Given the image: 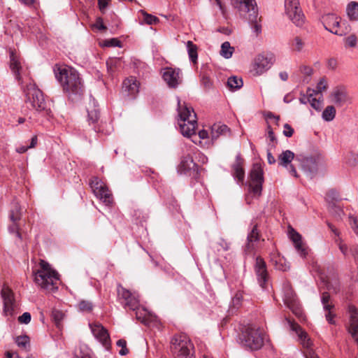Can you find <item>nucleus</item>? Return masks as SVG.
Returning a JSON list of instances; mask_svg holds the SVG:
<instances>
[{
    "label": "nucleus",
    "instance_id": "7",
    "mask_svg": "<svg viewBox=\"0 0 358 358\" xmlns=\"http://www.w3.org/2000/svg\"><path fill=\"white\" fill-rule=\"evenodd\" d=\"M25 94L27 104H29L38 111L47 109V103L44 99L43 92L36 87L34 83L29 82L26 86L22 85Z\"/></svg>",
    "mask_w": 358,
    "mask_h": 358
},
{
    "label": "nucleus",
    "instance_id": "20",
    "mask_svg": "<svg viewBox=\"0 0 358 358\" xmlns=\"http://www.w3.org/2000/svg\"><path fill=\"white\" fill-rule=\"evenodd\" d=\"M288 235L294 243V248L301 257H306L308 254L307 248L302 241V237L293 228L289 227Z\"/></svg>",
    "mask_w": 358,
    "mask_h": 358
},
{
    "label": "nucleus",
    "instance_id": "63",
    "mask_svg": "<svg viewBox=\"0 0 358 358\" xmlns=\"http://www.w3.org/2000/svg\"><path fill=\"white\" fill-rule=\"evenodd\" d=\"M300 71L303 74L308 76H310L313 73V69L308 66H301Z\"/></svg>",
    "mask_w": 358,
    "mask_h": 358
},
{
    "label": "nucleus",
    "instance_id": "57",
    "mask_svg": "<svg viewBox=\"0 0 358 358\" xmlns=\"http://www.w3.org/2000/svg\"><path fill=\"white\" fill-rule=\"evenodd\" d=\"M31 318V314L29 313L25 312L18 317V321L21 324H27L30 322Z\"/></svg>",
    "mask_w": 358,
    "mask_h": 358
},
{
    "label": "nucleus",
    "instance_id": "24",
    "mask_svg": "<svg viewBox=\"0 0 358 358\" xmlns=\"http://www.w3.org/2000/svg\"><path fill=\"white\" fill-rule=\"evenodd\" d=\"M234 4L240 12L251 13L257 12V3L255 0H235Z\"/></svg>",
    "mask_w": 358,
    "mask_h": 358
},
{
    "label": "nucleus",
    "instance_id": "54",
    "mask_svg": "<svg viewBox=\"0 0 358 358\" xmlns=\"http://www.w3.org/2000/svg\"><path fill=\"white\" fill-rule=\"evenodd\" d=\"M92 303L88 301H82L79 303V308L83 311L90 312L92 310Z\"/></svg>",
    "mask_w": 358,
    "mask_h": 358
},
{
    "label": "nucleus",
    "instance_id": "36",
    "mask_svg": "<svg viewBox=\"0 0 358 358\" xmlns=\"http://www.w3.org/2000/svg\"><path fill=\"white\" fill-rule=\"evenodd\" d=\"M74 358H92V351L85 345H80L75 350Z\"/></svg>",
    "mask_w": 358,
    "mask_h": 358
},
{
    "label": "nucleus",
    "instance_id": "12",
    "mask_svg": "<svg viewBox=\"0 0 358 358\" xmlns=\"http://www.w3.org/2000/svg\"><path fill=\"white\" fill-rule=\"evenodd\" d=\"M275 55L272 52L258 55L254 61L252 73L255 76H260L267 71L275 63Z\"/></svg>",
    "mask_w": 358,
    "mask_h": 358
},
{
    "label": "nucleus",
    "instance_id": "15",
    "mask_svg": "<svg viewBox=\"0 0 358 358\" xmlns=\"http://www.w3.org/2000/svg\"><path fill=\"white\" fill-rule=\"evenodd\" d=\"M89 327L95 338L106 350H109L111 341L108 330L99 322L90 323Z\"/></svg>",
    "mask_w": 358,
    "mask_h": 358
},
{
    "label": "nucleus",
    "instance_id": "31",
    "mask_svg": "<svg viewBox=\"0 0 358 358\" xmlns=\"http://www.w3.org/2000/svg\"><path fill=\"white\" fill-rule=\"evenodd\" d=\"M248 21L252 31L257 36L262 32V25L259 22L258 13H251L248 15Z\"/></svg>",
    "mask_w": 358,
    "mask_h": 358
},
{
    "label": "nucleus",
    "instance_id": "25",
    "mask_svg": "<svg viewBox=\"0 0 358 358\" xmlns=\"http://www.w3.org/2000/svg\"><path fill=\"white\" fill-rule=\"evenodd\" d=\"M331 96L334 103L339 106H342L350 101V97L347 91L341 87L335 89L331 94Z\"/></svg>",
    "mask_w": 358,
    "mask_h": 358
},
{
    "label": "nucleus",
    "instance_id": "37",
    "mask_svg": "<svg viewBox=\"0 0 358 358\" xmlns=\"http://www.w3.org/2000/svg\"><path fill=\"white\" fill-rule=\"evenodd\" d=\"M273 262L275 268L278 270L286 271L289 268V262L283 257H275L273 259Z\"/></svg>",
    "mask_w": 358,
    "mask_h": 358
},
{
    "label": "nucleus",
    "instance_id": "59",
    "mask_svg": "<svg viewBox=\"0 0 358 358\" xmlns=\"http://www.w3.org/2000/svg\"><path fill=\"white\" fill-rule=\"evenodd\" d=\"M104 45L107 47H120V41L117 38H110L104 41Z\"/></svg>",
    "mask_w": 358,
    "mask_h": 358
},
{
    "label": "nucleus",
    "instance_id": "42",
    "mask_svg": "<svg viewBox=\"0 0 358 358\" xmlns=\"http://www.w3.org/2000/svg\"><path fill=\"white\" fill-rule=\"evenodd\" d=\"M304 45L305 43L303 40L298 36L294 37L290 43L292 50L296 52H301L303 50Z\"/></svg>",
    "mask_w": 358,
    "mask_h": 358
},
{
    "label": "nucleus",
    "instance_id": "53",
    "mask_svg": "<svg viewBox=\"0 0 358 358\" xmlns=\"http://www.w3.org/2000/svg\"><path fill=\"white\" fill-rule=\"evenodd\" d=\"M347 164L350 166H355L358 164V155L351 153L347 159Z\"/></svg>",
    "mask_w": 358,
    "mask_h": 358
},
{
    "label": "nucleus",
    "instance_id": "9",
    "mask_svg": "<svg viewBox=\"0 0 358 358\" xmlns=\"http://www.w3.org/2000/svg\"><path fill=\"white\" fill-rule=\"evenodd\" d=\"M283 301L286 306L300 320L303 319V314L299 300L289 282H286L282 287Z\"/></svg>",
    "mask_w": 358,
    "mask_h": 358
},
{
    "label": "nucleus",
    "instance_id": "33",
    "mask_svg": "<svg viewBox=\"0 0 358 358\" xmlns=\"http://www.w3.org/2000/svg\"><path fill=\"white\" fill-rule=\"evenodd\" d=\"M196 167V164L194 162L192 158L190 156H186L182 158L179 171L186 173L187 172L194 169Z\"/></svg>",
    "mask_w": 358,
    "mask_h": 358
},
{
    "label": "nucleus",
    "instance_id": "18",
    "mask_svg": "<svg viewBox=\"0 0 358 358\" xmlns=\"http://www.w3.org/2000/svg\"><path fill=\"white\" fill-rule=\"evenodd\" d=\"M294 159H296L294 153L287 150L283 151L280 155H279L278 159L280 166L287 168L291 176L298 178L299 175L295 167L291 164V162Z\"/></svg>",
    "mask_w": 358,
    "mask_h": 358
},
{
    "label": "nucleus",
    "instance_id": "16",
    "mask_svg": "<svg viewBox=\"0 0 358 358\" xmlns=\"http://www.w3.org/2000/svg\"><path fill=\"white\" fill-rule=\"evenodd\" d=\"M1 297L3 301V313L5 315H14L15 301L11 289L7 287H3L1 289Z\"/></svg>",
    "mask_w": 358,
    "mask_h": 358
},
{
    "label": "nucleus",
    "instance_id": "52",
    "mask_svg": "<svg viewBox=\"0 0 358 358\" xmlns=\"http://www.w3.org/2000/svg\"><path fill=\"white\" fill-rule=\"evenodd\" d=\"M357 37L354 34H352L345 38V46H347V47H350V48L355 47L357 45Z\"/></svg>",
    "mask_w": 358,
    "mask_h": 358
},
{
    "label": "nucleus",
    "instance_id": "51",
    "mask_svg": "<svg viewBox=\"0 0 358 358\" xmlns=\"http://www.w3.org/2000/svg\"><path fill=\"white\" fill-rule=\"evenodd\" d=\"M216 245H217V250H220L222 249L224 251H227L230 248V243L227 242L226 240L222 238H220L218 241L216 242Z\"/></svg>",
    "mask_w": 358,
    "mask_h": 358
},
{
    "label": "nucleus",
    "instance_id": "23",
    "mask_svg": "<svg viewBox=\"0 0 358 358\" xmlns=\"http://www.w3.org/2000/svg\"><path fill=\"white\" fill-rule=\"evenodd\" d=\"M138 87L139 83L134 77H129L123 81V92L127 93V95L131 96V98H134L138 92Z\"/></svg>",
    "mask_w": 358,
    "mask_h": 358
},
{
    "label": "nucleus",
    "instance_id": "21",
    "mask_svg": "<svg viewBox=\"0 0 358 358\" xmlns=\"http://www.w3.org/2000/svg\"><path fill=\"white\" fill-rule=\"evenodd\" d=\"M117 292L119 296L124 300L125 307H128L133 310L138 309L139 301L133 294L124 287L119 288Z\"/></svg>",
    "mask_w": 358,
    "mask_h": 358
},
{
    "label": "nucleus",
    "instance_id": "4",
    "mask_svg": "<svg viewBox=\"0 0 358 358\" xmlns=\"http://www.w3.org/2000/svg\"><path fill=\"white\" fill-rule=\"evenodd\" d=\"M240 341L244 347L251 350H257L264 345V331L256 326H249L243 330L240 336Z\"/></svg>",
    "mask_w": 358,
    "mask_h": 358
},
{
    "label": "nucleus",
    "instance_id": "11",
    "mask_svg": "<svg viewBox=\"0 0 358 358\" xmlns=\"http://www.w3.org/2000/svg\"><path fill=\"white\" fill-rule=\"evenodd\" d=\"M250 192L255 197L261 195L264 182L263 170L259 164H254L250 173Z\"/></svg>",
    "mask_w": 358,
    "mask_h": 358
},
{
    "label": "nucleus",
    "instance_id": "27",
    "mask_svg": "<svg viewBox=\"0 0 358 358\" xmlns=\"http://www.w3.org/2000/svg\"><path fill=\"white\" fill-rule=\"evenodd\" d=\"M243 159L238 155L236 157V162L232 165L233 175L238 182H243L245 178V171L243 168Z\"/></svg>",
    "mask_w": 358,
    "mask_h": 358
},
{
    "label": "nucleus",
    "instance_id": "28",
    "mask_svg": "<svg viewBox=\"0 0 358 358\" xmlns=\"http://www.w3.org/2000/svg\"><path fill=\"white\" fill-rule=\"evenodd\" d=\"M230 133L228 127L221 123H215L211 128V137L213 140H215L220 136H227Z\"/></svg>",
    "mask_w": 358,
    "mask_h": 358
},
{
    "label": "nucleus",
    "instance_id": "3",
    "mask_svg": "<svg viewBox=\"0 0 358 358\" xmlns=\"http://www.w3.org/2000/svg\"><path fill=\"white\" fill-rule=\"evenodd\" d=\"M39 266L40 268L34 271L35 282L42 289L48 291L57 289L56 285L59 280V274L44 260H41Z\"/></svg>",
    "mask_w": 358,
    "mask_h": 358
},
{
    "label": "nucleus",
    "instance_id": "56",
    "mask_svg": "<svg viewBox=\"0 0 358 358\" xmlns=\"http://www.w3.org/2000/svg\"><path fill=\"white\" fill-rule=\"evenodd\" d=\"M8 230L10 233H14L16 234V236L20 238V239H22V234L20 232V229L18 227V226L16 224V222H13V224H11L9 227H8Z\"/></svg>",
    "mask_w": 358,
    "mask_h": 358
},
{
    "label": "nucleus",
    "instance_id": "10",
    "mask_svg": "<svg viewBox=\"0 0 358 358\" xmlns=\"http://www.w3.org/2000/svg\"><path fill=\"white\" fill-rule=\"evenodd\" d=\"M286 320L290 329L297 334L301 344L305 349L303 351V355L305 357L319 358V357L315 353L313 350L310 348L312 345V342L308 337L307 334L305 331H303L301 327L298 324L295 323L294 321L291 320L289 318H286Z\"/></svg>",
    "mask_w": 358,
    "mask_h": 358
},
{
    "label": "nucleus",
    "instance_id": "17",
    "mask_svg": "<svg viewBox=\"0 0 358 358\" xmlns=\"http://www.w3.org/2000/svg\"><path fill=\"white\" fill-rule=\"evenodd\" d=\"M348 313L349 322L347 328L355 341L358 344V309L354 306H349Z\"/></svg>",
    "mask_w": 358,
    "mask_h": 358
},
{
    "label": "nucleus",
    "instance_id": "14",
    "mask_svg": "<svg viewBox=\"0 0 358 358\" xmlns=\"http://www.w3.org/2000/svg\"><path fill=\"white\" fill-rule=\"evenodd\" d=\"M299 6V0L285 1L286 14L296 26L301 27L304 22V16Z\"/></svg>",
    "mask_w": 358,
    "mask_h": 358
},
{
    "label": "nucleus",
    "instance_id": "30",
    "mask_svg": "<svg viewBox=\"0 0 358 358\" xmlns=\"http://www.w3.org/2000/svg\"><path fill=\"white\" fill-rule=\"evenodd\" d=\"M259 238V232L257 231V225H255L250 234L248 235L247 238V243L245 245V250L247 252H250L253 250L254 244L255 242L258 241Z\"/></svg>",
    "mask_w": 358,
    "mask_h": 358
},
{
    "label": "nucleus",
    "instance_id": "8",
    "mask_svg": "<svg viewBox=\"0 0 358 358\" xmlns=\"http://www.w3.org/2000/svg\"><path fill=\"white\" fill-rule=\"evenodd\" d=\"M322 22L326 30L338 36H344L350 31L349 26L335 14L324 15L322 17Z\"/></svg>",
    "mask_w": 358,
    "mask_h": 358
},
{
    "label": "nucleus",
    "instance_id": "35",
    "mask_svg": "<svg viewBox=\"0 0 358 358\" xmlns=\"http://www.w3.org/2000/svg\"><path fill=\"white\" fill-rule=\"evenodd\" d=\"M186 48L190 61L196 64L198 59L197 46L192 41H188L186 43Z\"/></svg>",
    "mask_w": 358,
    "mask_h": 358
},
{
    "label": "nucleus",
    "instance_id": "2",
    "mask_svg": "<svg viewBox=\"0 0 358 358\" xmlns=\"http://www.w3.org/2000/svg\"><path fill=\"white\" fill-rule=\"evenodd\" d=\"M178 123L180 129L181 134L186 137H191L195 134V129L197 124L196 115L191 107L182 103L178 98Z\"/></svg>",
    "mask_w": 358,
    "mask_h": 358
},
{
    "label": "nucleus",
    "instance_id": "34",
    "mask_svg": "<svg viewBox=\"0 0 358 358\" xmlns=\"http://www.w3.org/2000/svg\"><path fill=\"white\" fill-rule=\"evenodd\" d=\"M346 12L350 20H358V3L356 1H351L348 3Z\"/></svg>",
    "mask_w": 358,
    "mask_h": 358
},
{
    "label": "nucleus",
    "instance_id": "29",
    "mask_svg": "<svg viewBox=\"0 0 358 358\" xmlns=\"http://www.w3.org/2000/svg\"><path fill=\"white\" fill-rule=\"evenodd\" d=\"M88 121L92 123L97 122L99 117V110L94 99H90L87 107Z\"/></svg>",
    "mask_w": 358,
    "mask_h": 358
},
{
    "label": "nucleus",
    "instance_id": "43",
    "mask_svg": "<svg viewBox=\"0 0 358 358\" xmlns=\"http://www.w3.org/2000/svg\"><path fill=\"white\" fill-rule=\"evenodd\" d=\"M322 96L312 95L310 96V106L317 111L321 110L322 108Z\"/></svg>",
    "mask_w": 358,
    "mask_h": 358
},
{
    "label": "nucleus",
    "instance_id": "62",
    "mask_svg": "<svg viewBox=\"0 0 358 358\" xmlns=\"http://www.w3.org/2000/svg\"><path fill=\"white\" fill-rule=\"evenodd\" d=\"M119 62V59L116 58H110L106 62V64L108 69L110 71H113V68L116 66L117 64Z\"/></svg>",
    "mask_w": 358,
    "mask_h": 358
},
{
    "label": "nucleus",
    "instance_id": "61",
    "mask_svg": "<svg viewBox=\"0 0 358 358\" xmlns=\"http://www.w3.org/2000/svg\"><path fill=\"white\" fill-rule=\"evenodd\" d=\"M94 26L101 31H104L106 29V27L104 25L103 20L101 17H98L96 19Z\"/></svg>",
    "mask_w": 358,
    "mask_h": 358
},
{
    "label": "nucleus",
    "instance_id": "40",
    "mask_svg": "<svg viewBox=\"0 0 358 358\" xmlns=\"http://www.w3.org/2000/svg\"><path fill=\"white\" fill-rule=\"evenodd\" d=\"M329 212L336 217L341 218L343 215L341 206L336 202H331L329 204Z\"/></svg>",
    "mask_w": 358,
    "mask_h": 358
},
{
    "label": "nucleus",
    "instance_id": "55",
    "mask_svg": "<svg viewBox=\"0 0 358 358\" xmlns=\"http://www.w3.org/2000/svg\"><path fill=\"white\" fill-rule=\"evenodd\" d=\"M29 337L27 336H20L17 337L16 343L19 347L25 348L29 343Z\"/></svg>",
    "mask_w": 358,
    "mask_h": 358
},
{
    "label": "nucleus",
    "instance_id": "60",
    "mask_svg": "<svg viewBox=\"0 0 358 358\" xmlns=\"http://www.w3.org/2000/svg\"><path fill=\"white\" fill-rule=\"evenodd\" d=\"M293 134L294 129L292 128V127L288 124H285L284 125L283 134L287 137H291Z\"/></svg>",
    "mask_w": 358,
    "mask_h": 358
},
{
    "label": "nucleus",
    "instance_id": "26",
    "mask_svg": "<svg viewBox=\"0 0 358 358\" xmlns=\"http://www.w3.org/2000/svg\"><path fill=\"white\" fill-rule=\"evenodd\" d=\"M10 68L16 80L20 82V70L22 69L21 62L20 61V57L13 50L10 52Z\"/></svg>",
    "mask_w": 358,
    "mask_h": 358
},
{
    "label": "nucleus",
    "instance_id": "19",
    "mask_svg": "<svg viewBox=\"0 0 358 358\" xmlns=\"http://www.w3.org/2000/svg\"><path fill=\"white\" fill-rule=\"evenodd\" d=\"M255 270L259 285L264 288L268 280L266 263L261 257L256 258Z\"/></svg>",
    "mask_w": 358,
    "mask_h": 358
},
{
    "label": "nucleus",
    "instance_id": "44",
    "mask_svg": "<svg viewBox=\"0 0 358 358\" xmlns=\"http://www.w3.org/2000/svg\"><path fill=\"white\" fill-rule=\"evenodd\" d=\"M327 89V83L324 79H321L320 81L317 83L315 90H311V92L313 93V95L322 96V92L325 91Z\"/></svg>",
    "mask_w": 358,
    "mask_h": 358
},
{
    "label": "nucleus",
    "instance_id": "46",
    "mask_svg": "<svg viewBox=\"0 0 358 358\" xmlns=\"http://www.w3.org/2000/svg\"><path fill=\"white\" fill-rule=\"evenodd\" d=\"M321 301L323 305L324 310H331L334 306L329 303L330 295L328 292H324L322 294Z\"/></svg>",
    "mask_w": 358,
    "mask_h": 358
},
{
    "label": "nucleus",
    "instance_id": "64",
    "mask_svg": "<svg viewBox=\"0 0 358 358\" xmlns=\"http://www.w3.org/2000/svg\"><path fill=\"white\" fill-rule=\"evenodd\" d=\"M201 82L206 88H210L213 85V82L206 76H202Z\"/></svg>",
    "mask_w": 358,
    "mask_h": 358
},
{
    "label": "nucleus",
    "instance_id": "5",
    "mask_svg": "<svg viewBox=\"0 0 358 358\" xmlns=\"http://www.w3.org/2000/svg\"><path fill=\"white\" fill-rule=\"evenodd\" d=\"M194 346L185 334L174 336L171 340V350L174 358H194Z\"/></svg>",
    "mask_w": 358,
    "mask_h": 358
},
{
    "label": "nucleus",
    "instance_id": "48",
    "mask_svg": "<svg viewBox=\"0 0 358 358\" xmlns=\"http://www.w3.org/2000/svg\"><path fill=\"white\" fill-rule=\"evenodd\" d=\"M64 314L59 310L54 309L52 312V320L55 322L57 327H60L61 322L64 319Z\"/></svg>",
    "mask_w": 358,
    "mask_h": 358
},
{
    "label": "nucleus",
    "instance_id": "49",
    "mask_svg": "<svg viewBox=\"0 0 358 358\" xmlns=\"http://www.w3.org/2000/svg\"><path fill=\"white\" fill-rule=\"evenodd\" d=\"M142 15L143 16V21L148 24H155L159 22V19L150 14H148L143 10H141Z\"/></svg>",
    "mask_w": 358,
    "mask_h": 358
},
{
    "label": "nucleus",
    "instance_id": "32",
    "mask_svg": "<svg viewBox=\"0 0 358 358\" xmlns=\"http://www.w3.org/2000/svg\"><path fill=\"white\" fill-rule=\"evenodd\" d=\"M324 281L329 291H331L335 294L340 291V282L337 275H335L332 277H327V279Z\"/></svg>",
    "mask_w": 358,
    "mask_h": 358
},
{
    "label": "nucleus",
    "instance_id": "58",
    "mask_svg": "<svg viewBox=\"0 0 358 358\" xmlns=\"http://www.w3.org/2000/svg\"><path fill=\"white\" fill-rule=\"evenodd\" d=\"M313 95V93L311 92V89H308L307 90V95H302L299 98V101L302 104H306L307 103L310 102V96Z\"/></svg>",
    "mask_w": 358,
    "mask_h": 358
},
{
    "label": "nucleus",
    "instance_id": "39",
    "mask_svg": "<svg viewBox=\"0 0 358 358\" xmlns=\"http://www.w3.org/2000/svg\"><path fill=\"white\" fill-rule=\"evenodd\" d=\"M234 48L231 46L229 42L225 41L221 45L220 55L225 59H229L232 57Z\"/></svg>",
    "mask_w": 358,
    "mask_h": 358
},
{
    "label": "nucleus",
    "instance_id": "1",
    "mask_svg": "<svg viewBox=\"0 0 358 358\" xmlns=\"http://www.w3.org/2000/svg\"><path fill=\"white\" fill-rule=\"evenodd\" d=\"M55 73L68 98L72 101L80 100L84 93V84L78 71L73 67L64 66L55 69Z\"/></svg>",
    "mask_w": 358,
    "mask_h": 358
},
{
    "label": "nucleus",
    "instance_id": "13",
    "mask_svg": "<svg viewBox=\"0 0 358 358\" xmlns=\"http://www.w3.org/2000/svg\"><path fill=\"white\" fill-rule=\"evenodd\" d=\"M90 185L95 196L106 206H109L113 203L112 194L103 181L94 177L91 180Z\"/></svg>",
    "mask_w": 358,
    "mask_h": 358
},
{
    "label": "nucleus",
    "instance_id": "50",
    "mask_svg": "<svg viewBox=\"0 0 358 358\" xmlns=\"http://www.w3.org/2000/svg\"><path fill=\"white\" fill-rule=\"evenodd\" d=\"M116 345L121 347L119 354L122 356L127 355L129 353V350L127 348V341L124 339H120L117 341Z\"/></svg>",
    "mask_w": 358,
    "mask_h": 358
},
{
    "label": "nucleus",
    "instance_id": "41",
    "mask_svg": "<svg viewBox=\"0 0 358 358\" xmlns=\"http://www.w3.org/2000/svg\"><path fill=\"white\" fill-rule=\"evenodd\" d=\"M336 115V109L333 106H327L322 113V118L326 121H331Z\"/></svg>",
    "mask_w": 358,
    "mask_h": 358
},
{
    "label": "nucleus",
    "instance_id": "22",
    "mask_svg": "<svg viewBox=\"0 0 358 358\" xmlns=\"http://www.w3.org/2000/svg\"><path fill=\"white\" fill-rule=\"evenodd\" d=\"M164 81L171 87H175L179 84L180 71L172 68H165L163 72Z\"/></svg>",
    "mask_w": 358,
    "mask_h": 358
},
{
    "label": "nucleus",
    "instance_id": "6",
    "mask_svg": "<svg viewBox=\"0 0 358 358\" xmlns=\"http://www.w3.org/2000/svg\"><path fill=\"white\" fill-rule=\"evenodd\" d=\"M296 161L299 163L300 168L309 179L314 178L322 164V157L319 154L310 155H299L296 156Z\"/></svg>",
    "mask_w": 358,
    "mask_h": 358
},
{
    "label": "nucleus",
    "instance_id": "38",
    "mask_svg": "<svg viewBox=\"0 0 358 358\" xmlns=\"http://www.w3.org/2000/svg\"><path fill=\"white\" fill-rule=\"evenodd\" d=\"M227 87L232 91L239 90L243 85L241 78L236 76H231L227 80Z\"/></svg>",
    "mask_w": 358,
    "mask_h": 358
},
{
    "label": "nucleus",
    "instance_id": "47",
    "mask_svg": "<svg viewBox=\"0 0 358 358\" xmlns=\"http://www.w3.org/2000/svg\"><path fill=\"white\" fill-rule=\"evenodd\" d=\"M21 217V208L16 203L15 204L13 209L10 210V218L13 222H17L20 219Z\"/></svg>",
    "mask_w": 358,
    "mask_h": 358
},
{
    "label": "nucleus",
    "instance_id": "45",
    "mask_svg": "<svg viewBox=\"0 0 358 358\" xmlns=\"http://www.w3.org/2000/svg\"><path fill=\"white\" fill-rule=\"evenodd\" d=\"M242 299L243 294L241 292H237L235 294V296L232 299L231 305L230 306V311L231 313H234V309H238L241 306Z\"/></svg>",
    "mask_w": 358,
    "mask_h": 358
}]
</instances>
